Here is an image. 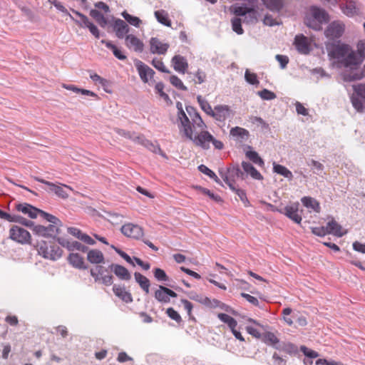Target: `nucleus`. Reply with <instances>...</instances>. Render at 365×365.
Segmentation results:
<instances>
[{
  "label": "nucleus",
  "instance_id": "f257e3e1",
  "mask_svg": "<svg viewBox=\"0 0 365 365\" xmlns=\"http://www.w3.org/2000/svg\"><path fill=\"white\" fill-rule=\"evenodd\" d=\"M179 119L183 128V131L185 136L192 140L197 146H200L203 149L207 150L210 148V143H212L213 146L217 150H222L224 148V144L222 141L215 139L208 131L201 130L196 135L193 134V130L191 127V123L181 109L179 114Z\"/></svg>",
  "mask_w": 365,
  "mask_h": 365
},
{
  "label": "nucleus",
  "instance_id": "f03ea898",
  "mask_svg": "<svg viewBox=\"0 0 365 365\" xmlns=\"http://www.w3.org/2000/svg\"><path fill=\"white\" fill-rule=\"evenodd\" d=\"M329 16L322 9L312 6L305 16L304 24L316 31L322 29V24L328 21Z\"/></svg>",
  "mask_w": 365,
  "mask_h": 365
},
{
  "label": "nucleus",
  "instance_id": "7ed1b4c3",
  "mask_svg": "<svg viewBox=\"0 0 365 365\" xmlns=\"http://www.w3.org/2000/svg\"><path fill=\"white\" fill-rule=\"evenodd\" d=\"M37 251L39 255L45 259L56 260L62 255V250L56 244H48L41 241L37 245Z\"/></svg>",
  "mask_w": 365,
  "mask_h": 365
},
{
  "label": "nucleus",
  "instance_id": "20e7f679",
  "mask_svg": "<svg viewBox=\"0 0 365 365\" xmlns=\"http://www.w3.org/2000/svg\"><path fill=\"white\" fill-rule=\"evenodd\" d=\"M36 181L45 184L49 187V191L56 194L58 197L62 199H67L69 196L68 192L64 190L66 188L69 190H73V188L67 185L58 183L55 184L51 182L47 181L44 179L40 178L38 177L34 178Z\"/></svg>",
  "mask_w": 365,
  "mask_h": 365
},
{
  "label": "nucleus",
  "instance_id": "39448f33",
  "mask_svg": "<svg viewBox=\"0 0 365 365\" xmlns=\"http://www.w3.org/2000/svg\"><path fill=\"white\" fill-rule=\"evenodd\" d=\"M329 56L336 59H344L351 49L348 44L337 42L327 46Z\"/></svg>",
  "mask_w": 365,
  "mask_h": 365
},
{
  "label": "nucleus",
  "instance_id": "423d86ee",
  "mask_svg": "<svg viewBox=\"0 0 365 365\" xmlns=\"http://www.w3.org/2000/svg\"><path fill=\"white\" fill-rule=\"evenodd\" d=\"M9 237L21 245L30 244L31 236L30 233L23 227L13 225L9 230Z\"/></svg>",
  "mask_w": 365,
  "mask_h": 365
},
{
  "label": "nucleus",
  "instance_id": "0eeeda50",
  "mask_svg": "<svg viewBox=\"0 0 365 365\" xmlns=\"http://www.w3.org/2000/svg\"><path fill=\"white\" fill-rule=\"evenodd\" d=\"M354 93L351 97V101L354 108L359 112L364 110V103L360 100H365V83H359L353 86Z\"/></svg>",
  "mask_w": 365,
  "mask_h": 365
},
{
  "label": "nucleus",
  "instance_id": "6e6552de",
  "mask_svg": "<svg viewBox=\"0 0 365 365\" xmlns=\"http://www.w3.org/2000/svg\"><path fill=\"white\" fill-rule=\"evenodd\" d=\"M345 30V25L340 21H334L329 24L326 29L325 36L330 39L340 38Z\"/></svg>",
  "mask_w": 365,
  "mask_h": 365
},
{
  "label": "nucleus",
  "instance_id": "1a4fd4ad",
  "mask_svg": "<svg viewBox=\"0 0 365 365\" xmlns=\"http://www.w3.org/2000/svg\"><path fill=\"white\" fill-rule=\"evenodd\" d=\"M362 62V58L359 56L357 52L353 51L352 48L345 58L340 61L344 67L349 68L351 70L357 69Z\"/></svg>",
  "mask_w": 365,
  "mask_h": 365
},
{
  "label": "nucleus",
  "instance_id": "9d476101",
  "mask_svg": "<svg viewBox=\"0 0 365 365\" xmlns=\"http://www.w3.org/2000/svg\"><path fill=\"white\" fill-rule=\"evenodd\" d=\"M134 65L138 71L140 79L143 83H148L155 75V71L143 61L135 59Z\"/></svg>",
  "mask_w": 365,
  "mask_h": 365
},
{
  "label": "nucleus",
  "instance_id": "9b49d317",
  "mask_svg": "<svg viewBox=\"0 0 365 365\" xmlns=\"http://www.w3.org/2000/svg\"><path fill=\"white\" fill-rule=\"evenodd\" d=\"M233 112L227 105H217L214 107L211 117L220 122L232 117Z\"/></svg>",
  "mask_w": 365,
  "mask_h": 365
},
{
  "label": "nucleus",
  "instance_id": "f8f14e48",
  "mask_svg": "<svg viewBox=\"0 0 365 365\" xmlns=\"http://www.w3.org/2000/svg\"><path fill=\"white\" fill-rule=\"evenodd\" d=\"M120 230L125 236L135 240H140L144 235L143 228L133 223L125 224L122 226Z\"/></svg>",
  "mask_w": 365,
  "mask_h": 365
},
{
  "label": "nucleus",
  "instance_id": "ddd939ff",
  "mask_svg": "<svg viewBox=\"0 0 365 365\" xmlns=\"http://www.w3.org/2000/svg\"><path fill=\"white\" fill-rule=\"evenodd\" d=\"M74 14H76L80 18V21L76 20L73 19L72 16L70 15V17L81 27H87L90 32L96 38H98L100 37V33L98 28L89 21L88 18L84 14L76 11H73Z\"/></svg>",
  "mask_w": 365,
  "mask_h": 365
},
{
  "label": "nucleus",
  "instance_id": "4468645a",
  "mask_svg": "<svg viewBox=\"0 0 365 365\" xmlns=\"http://www.w3.org/2000/svg\"><path fill=\"white\" fill-rule=\"evenodd\" d=\"M59 227L56 225H48V226L35 225L32 231L35 235L41 237H54L58 233Z\"/></svg>",
  "mask_w": 365,
  "mask_h": 365
},
{
  "label": "nucleus",
  "instance_id": "2eb2a0df",
  "mask_svg": "<svg viewBox=\"0 0 365 365\" xmlns=\"http://www.w3.org/2000/svg\"><path fill=\"white\" fill-rule=\"evenodd\" d=\"M149 44L150 51L153 54L164 55L170 47L168 43H165L156 37H152L150 39Z\"/></svg>",
  "mask_w": 365,
  "mask_h": 365
},
{
  "label": "nucleus",
  "instance_id": "dca6fc26",
  "mask_svg": "<svg viewBox=\"0 0 365 365\" xmlns=\"http://www.w3.org/2000/svg\"><path fill=\"white\" fill-rule=\"evenodd\" d=\"M106 269L101 265H97L94 269H91V274L95 279L96 282L101 280L106 286H110L113 284V277L111 275H103Z\"/></svg>",
  "mask_w": 365,
  "mask_h": 365
},
{
  "label": "nucleus",
  "instance_id": "f3484780",
  "mask_svg": "<svg viewBox=\"0 0 365 365\" xmlns=\"http://www.w3.org/2000/svg\"><path fill=\"white\" fill-rule=\"evenodd\" d=\"M299 207V202H294L291 205L285 206L284 209L282 210H280L279 212L285 215L287 217L291 219L297 224H300L302 218L301 215L298 213Z\"/></svg>",
  "mask_w": 365,
  "mask_h": 365
},
{
  "label": "nucleus",
  "instance_id": "a211bd4d",
  "mask_svg": "<svg viewBox=\"0 0 365 365\" xmlns=\"http://www.w3.org/2000/svg\"><path fill=\"white\" fill-rule=\"evenodd\" d=\"M176 297L177 294L164 286L160 285L159 288L155 292V298L161 303H169L170 297Z\"/></svg>",
  "mask_w": 365,
  "mask_h": 365
},
{
  "label": "nucleus",
  "instance_id": "6ab92c4d",
  "mask_svg": "<svg viewBox=\"0 0 365 365\" xmlns=\"http://www.w3.org/2000/svg\"><path fill=\"white\" fill-rule=\"evenodd\" d=\"M125 44L129 49H132L135 52L141 53L144 48L143 42L133 34L125 36Z\"/></svg>",
  "mask_w": 365,
  "mask_h": 365
},
{
  "label": "nucleus",
  "instance_id": "aec40b11",
  "mask_svg": "<svg viewBox=\"0 0 365 365\" xmlns=\"http://www.w3.org/2000/svg\"><path fill=\"white\" fill-rule=\"evenodd\" d=\"M230 134L235 140L240 143L247 141L250 137V133L247 130L238 126L231 128Z\"/></svg>",
  "mask_w": 365,
  "mask_h": 365
},
{
  "label": "nucleus",
  "instance_id": "412c9836",
  "mask_svg": "<svg viewBox=\"0 0 365 365\" xmlns=\"http://www.w3.org/2000/svg\"><path fill=\"white\" fill-rule=\"evenodd\" d=\"M171 62L174 69L182 74L185 73L188 68V63L186 58L180 55H175L173 57Z\"/></svg>",
  "mask_w": 365,
  "mask_h": 365
},
{
  "label": "nucleus",
  "instance_id": "4be33fe9",
  "mask_svg": "<svg viewBox=\"0 0 365 365\" xmlns=\"http://www.w3.org/2000/svg\"><path fill=\"white\" fill-rule=\"evenodd\" d=\"M16 209L31 218H36L39 212V209L28 203H20L16 205Z\"/></svg>",
  "mask_w": 365,
  "mask_h": 365
},
{
  "label": "nucleus",
  "instance_id": "5701e85b",
  "mask_svg": "<svg viewBox=\"0 0 365 365\" xmlns=\"http://www.w3.org/2000/svg\"><path fill=\"white\" fill-rule=\"evenodd\" d=\"M294 45L297 51L302 54L309 53V45L307 38L304 35H297L294 38Z\"/></svg>",
  "mask_w": 365,
  "mask_h": 365
},
{
  "label": "nucleus",
  "instance_id": "b1692460",
  "mask_svg": "<svg viewBox=\"0 0 365 365\" xmlns=\"http://www.w3.org/2000/svg\"><path fill=\"white\" fill-rule=\"evenodd\" d=\"M113 291L115 296L120 298L121 300L126 303H130L133 302V297L131 294L126 291L124 286L120 284H115L113 287Z\"/></svg>",
  "mask_w": 365,
  "mask_h": 365
},
{
  "label": "nucleus",
  "instance_id": "393cba45",
  "mask_svg": "<svg viewBox=\"0 0 365 365\" xmlns=\"http://www.w3.org/2000/svg\"><path fill=\"white\" fill-rule=\"evenodd\" d=\"M231 11L237 16H244L246 14H252L254 19H256V11L253 7H247L246 6H232L230 8Z\"/></svg>",
  "mask_w": 365,
  "mask_h": 365
},
{
  "label": "nucleus",
  "instance_id": "a878e982",
  "mask_svg": "<svg viewBox=\"0 0 365 365\" xmlns=\"http://www.w3.org/2000/svg\"><path fill=\"white\" fill-rule=\"evenodd\" d=\"M113 29L116 36L119 38H123L128 33L129 26L124 21L118 19L114 22Z\"/></svg>",
  "mask_w": 365,
  "mask_h": 365
},
{
  "label": "nucleus",
  "instance_id": "bb28decb",
  "mask_svg": "<svg viewBox=\"0 0 365 365\" xmlns=\"http://www.w3.org/2000/svg\"><path fill=\"white\" fill-rule=\"evenodd\" d=\"M340 8L347 16H354L358 14L356 3L354 1L346 0L340 4Z\"/></svg>",
  "mask_w": 365,
  "mask_h": 365
},
{
  "label": "nucleus",
  "instance_id": "cd10ccee",
  "mask_svg": "<svg viewBox=\"0 0 365 365\" xmlns=\"http://www.w3.org/2000/svg\"><path fill=\"white\" fill-rule=\"evenodd\" d=\"M326 229L327 230L328 234H331L338 237H341L346 232L343 230L341 226L334 219L327 222Z\"/></svg>",
  "mask_w": 365,
  "mask_h": 365
},
{
  "label": "nucleus",
  "instance_id": "c85d7f7f",
  "mask_svg": "<svg viewBox=\"0 0 365 365\" xmlns=\"http://www.w3.org/2000/svg\"><path fill=\"white\" fill-rule=\"evenodd\" d=\"M68 232L75 237L81 240L88 245H94L95 240H93L89 235L82 233V232L76 227H68Z\"/></svg>",
  "mask_w": 365,
  "mask_h": 365
},
{
  "label": "nucleus",
  "instance_id": "c756f323",
  "mask_svg": "<svg viewBox=\"0 0 365 365\" xmlns=\"http://www.w3.org/2000/svg\"><path fill=\"white\" fill-rule=\"evenodd\" d=\"M110 267L112 271L119 279L123 280H129L131 278L129 271L125 267L120 264H113Z\"/></svg>",
  "mask_w": 365,
  "mask_h": 365
},
{
  "label": "nucleus",
  "instance_id": "7c9ffc66",
  "mask_svg": "<svg viewBox=\"0 0 365 365\" xmlns=\"http://www.w3.org/2000/svg\"><path fill=\"white\" fill-rule=\"evenodd\" d=\"M224 181L227 184L232 190L235 192V193L239 196L240 199L245 203V205L248 206L249 201L247 198L245 192L243 190L236 188L235 183H233L227 176L224 178Z\"/></svg>",
  "mask_w": 365,
  "mask_h": 365
},
{
  "label": "nucleus",
  "instance_id": "2f4dec72",
  "mask_svg": "<svg viewBox=\"0 0 365 365\" xmlns=\"http://www.w3.org/2000/svg\"><path fill=\"white\" fill-rule=\"evenodd\" d=\"M87 259L92 264H101L104 262V255L98 250H91L87 254Z\"/></svg>",
  "mask_w": 365,
  "mask_h": 365
},
{
  "label": "nucleus",
  "instance_id": "473e14b6",
  "mask_svg": "<svg viewBox=\"0 0 365 365\" xmlns=\"http://www.w3.org/2000/svg\"><path fill=\"white\" fill-rule=\"evenodd\" d=\"M68 259L70 264H72L74 267L78 269H87V267L85 266L83 257L78 253L70 254Z\"/></svg>",
  "mask_w": 365,
  "mask_h": 365
},
{
  "label": "nucleus",
  "instance_id": "72a5a7b5",
  "mask_svg": "<svg viewBox=\"0 0 365 365\" xmlns=\"http://www.w3.org/2000/svg\"><path fill=\"white\" fill-rule=\"evenodd\" d=\"M303 205L307 208L312 209L313 211L319 213L321 207L319 202L312 197H304L301 200Z\"/></svg>",
  "mask_w": 365,
  "mask_h": 365
},
{
  "label": "nucleus",
  "instance_id": "f704fd0d",
  "mask_svg": "<svg viewBox=\"0 0 365 365\" xmlns=\"http://www.w3.org/2000/svg\"><path fill=\"white\" fill-rule=\"evenodd\" d=\"M135 279L138 283L140 288L145 292V294H148L150 292V283L149 279L140 272H135Z\"/></svg>",
  "mask_w": 365,
  "mask_h": 365
},
{
  "label": "nucleus",
  "instance_id": "c9c22d12",
  "mask_svg": "<svg viewBox=\"0 0 365 365\" xmlns=\"http://www.w3.org/2000/svg\"><path fill=\"white\" fill-rule=\"evenodd\" d=\"M242 166L244 171L247 174H250L254 179L262 180L263 178L260 173L257 171L251 163L247 162H242Z\"/></svg>",
  "mask_w": 365,
  "mask_h": 365
},
{
  "label": "nucleus",
  "instance_id": "e433bc0d",
  "mask_svg": "<svg viewBox=\"0 0 365 365\" xmlns=\"http://www.w3.org/2000/svg\"><path fill=\"white\" fill-rule=\"evenodd\" d=\"M264 5L272 11L279 12L283 7L282 0H262Z\"/></svg>",
  "mask_w": 365,
  "mask_h": 365
},
{
  "label": "nucleus",
  "instance_id": "4c0bfd02",
  "mask_svg": "<svg viewBox=\"0 0 365 365\" xmlns=\"http://www.w3.org/2000/svg\"><path fill=\"white\" fill-rule=\"evenodd\" d=\"M59 242L64 247H66L69 250H79V251H81L83 252H85L87 251L88 248L87 247H86L85 245H82L81 243L78 242H64V241H62L61 242L59 240Z\"/></svg>",
  "mask_w": 365,
  "mask_h": 365
},
{
  "label": "nucleus",
  "instance_id": "58836bf2",
  "mask_svg": "<svg viewBox=\"0 0 365 365\" xmlns=\"http://www.w3.org/2000/svg\"><path fill=\"white\" fill-rule=\"evenodd\" d=\"M273 170L274 172L284 176L286 178L292 180L293 178V175L292 172L288 170L285 166L277 164L275 163H273Z\"/></svg>",
  "mask_w": 365,
  "mask_h": 365
},
{
  "label": "nucleus",
  "instance_id": "ea45409f",
  "mask_svg": "<svg viewBox=\"0 0 365 365\" xmlns=\"http://www.w3.org/2000/svg\"><path fill=\"white\" fill-rule=\"evenodd\" d=\"M155 16L160 24L166 26H171V21L169 19L168 14L165 10L155 11Z\"/></svg>",
  "mask_w": 365,
  "mask_h": 365
},
{
  "label": "nucleus",
  "instance_id": "a19ab883",
  "mask_svg": "<svg viewBox=\"0 0 365 365\" xmlns=\"http://www.w3.org/2000/svg\"><path fill=\"white\" fill-rule=\"evenodd\" d=\"M101 43L103 44H105L108 48L110 49L113 51V55L117 58L120 60H125L126 58V56L124 54H123L122 51L111 42L107 41L106 40H101Z\"/></svg>",
  "mask_w": 365,
  "mask_h": 365
},
{
  "label": "nucleus",
  "instance_id": "79ce46f5",
  "mask_svg": "<svg viewBox=\"0 0 365 365\" xmlns=\"http://www.w3.org/2000/svg\"><path fill=\"white\" fill-rule=\"evenodd\" d=\"M262 339L265 344L273 346H275L279 342L278 337L275 334L271 331L264 332L262 336Z\"/></svg>",
  "mask_w": 365,
  "mask_h": 365
},
{
  "label": "nucleus",
  "instance_id": "37998d69",
  "mask_svg": "<svg viewBox=\"0 0 365 365\" xmlns=\"http://www.w3.org/2000/svg\"><path fill=\"white\" fill-rule=\"evenodd\" d=\"M190 115H191L190 113ZM192 119V125L191 127L193 128H200L203 130L206 128V125L200 117V114L197 112H194L193 115H190Z\"/></svg>",
  "mask_w": 365,
  "mask_h": 365
},
{
  "label": "nucleus",
  "instance_id": "c03bdc74",
  "mask_svg": "<svg viewBox=\"0 0 365 365\" xmlns=\"http://www.w3.org/2000/svg\"><path fill=\"white\" fill-rule=\"evenodd\" d=\"M90 16L93 18L101 26L104 27L107 24L106 18L96 9H91Z\"/></svg>",
  "mask_w": 365,
  "mask_h": 365
},
{
  "label": "nucleus",
  "instance_id": "a18cd8bd",
  "mask_svg": "<svg viewBox=\"0 0 365 365\" xmlns=\"http://www.w3.org/2000/svg\"><path fill=\"white\" fill-rule=\"evenodd\" d=\"M197 101L201 108V109L208 115H211L213 109L211 106L208 103L207 100H205L202 96H197Z\"/></svg>",
  "mask_w": 365,
  "mask_h": 365
},
{
  "label": "nucleus",
  "instance_id": "49530a36",
  "mask_svg": "<svg viewBox=\"0 0 365 365\" xmlns=\"http://www.w3.org/2000/svg\"><path fill=\"white\" fill-rule=\"evenodd\" d=\"M217 317L222 322L226 323L230 329L236 328L237 325V321L233 317L227 314L220 313L217 314Z\"/></svg>",
  "mask_w": 365,
  "mask_h": 365
},
{
  "label": "nucleus",
  "instance_id": "de8ad7c7",
  "mask_svg": "<svg viewBox=\"0 0 365 365\" xmlns=\"http://www.w3.org/2000/svg\"><path fill=\"white\" fill-rule=\"evenodd\" d=\"M243 173L238 167H233L227 170V174L224 175L222 178L224 179L225 176H227L230 180L235 183L234 178L242 176Z\"/></svg>",
  "mask_w": 365,
  "mask_h": 365
},
{
  "label": "nucleus",
  "instance_id": "09e8293b",
  "mask_svg": "<svg viewBox=\"0 0 365 365\" xmlns=\"http://www.w3.org/2000/svg\"><path fill=\"white\" fill-rule=\"evenodd\" d=\"M122 16L130 25L135 27H139L142 23V21L138 17L133 16L125 11L122 13Z\"/></svg>",
  "mask_w": 365,
  "mask_h": 365
},
{
  "label": "nucleus",
  "instance_id": "8fccbe9b",
  "mask_svg": "<svg viewBox=\"0 0 365 365\" xmlns=\"http://www.w3.org/2000/svg\"><path fill=\"white\" fill-rule=\"evenodd\" d=\"M246 156L251 161H252L256 165L262 167L264 165L263 160L259 156L258 153L255 151H247L246 153Z\"/></svg>",
  "mask_w": 365,
  "mask_h": 365
},
{
  "label": "nucleus",
  "instance_id": "3c124183",
  "mask_svg": "<svg viewBox=\"0 0 365 365\" xmlns=\"http://www.w3.org/2000/svg\"><path fill=\"white\" fill-rule=\"evenodd\" d=\"M144 147L152 151L155 153H159L163 156H165L163 151L161 150L158 145H155L153 143L150 141L149 140H143Z\"/></svg>",
  "mask_w": 365,
  "mask_h": 365
},
{
  "label": "nucleus",
  "instance_id": "603ef678",
  "mask_svg": "<svg viewBox=\"0 0 365 365\" xmlns=\"http://www.w3.org/2000/svg\"><path fill=\"white\" fill-rule=\"evenodd\" d=\"M170 83L176 88L181 91H187V87L183 84L182 81L175 75H173L170 77Z\"/></svg>",
  "mask_w": 365,
  "mask_h": 365
},
{
  "label": "nucleus",
  "instance_id": "864d4df0",
  "mask_svg": "<svg viewBox=\"0 0 365 365\" xmlns=\"http://www.w3.org/2000/svg\"><path fill=\"white\" fill-rule=\"evenodd\" d=\"M38 215H40L41 217H43L45 220H46L48 222H51V225H56L58 227L60 224V220L56 217L55 216L50 215L48 213L45 212L43 210H39Z\"/></svg>",
  "mask_w": 365,
  "mask_h": 365
},
{
  "label": "nucleus",
  "instance_id": "5fc2aeb1",
  "mask_svg": "<svg viewBox=\"0 0 365 365\" xmlns=\"http://www.w3.org/2000/svg\"><path fill=\"white\" fill-rule=\"evenodd\" d=\"M152 65L158 71L168 73H170V71L166 68V66L164 65V63L163 62L162 59L155 58L152 61Z\"/></svg>",
  "mask_w": 365,
  "mask_h": 365
},
{
  "label": "nucleus",
  "instance_id": "6e6d98bb",
  "mask_svg": "<svg viewBox=\"0 0 365 365\" xmlns=\"http://www.w3.org/2000/svg\"><path fill=\"white\" fill-rule=\"evenodd\" d=\"M155 278L160 282H165L168 280V277L165 272L160 268H155L153 270Z\"/></svg>",
  "mask_w": 365,
  "mask_h": 365
},
{
  "label": "nucleus",
  "instance_id": "4d7b16f0",
  "mask_svg": "<svg viewBox=\"0 0 365 365\" xmlns=\"http://www.w3.org/2000/svg\"><path fill=\"white\" fill-rule=\"evenodd\" d=\"M232 28L237 34L240 35L244 33V30L242 28V21L239 18H234L232 19Z\"/></svg>",
  "mask_w": 365,
  "mask_h": 365
},
{
  "label": "nucleus",
  "instance_id": "13d9d810",
  "mask_svg": "<svg viewBox=\"0 0 365 365\" xmlns=\"http://www.w3.org/2000/svg\"><path fill=\"white\" fill-rule=\"evenodd\" d=\"M245 80L252 85H257L259 83L257 74L250 72L249 70L245 71Z\"/></svg>",
  "mask_w": 365,
  "mask_h": 365
},
{
  "label": "nucleus",
  "instance_id": "bf43d9fd",
  "mask_svg": "<svg viewBox=\"0 0 365 365\" xmlns=\"http://www.w3.org/2000/svg\"><path fill=\"white\" fill-rule=\"evenodd\" d=\"M258 95L263 100H272L276 98L274 93L266 88L259 91Z\"/></svg>",
  "mask_w": 365,
  "mask_h": 365
},
{
  "label": "nucleus",
  "instance_id": "052dcab7",
  "mask_svg": "<svg viewBox=\"0 0 365 365\" xmlns=\"http://www.w3.org/2000/svg\"><path fill=\"white\" fill-rule=\"evenodd\" d=\"M292 310L289 307L284 308L282 311V315L285 323L289 326H292L294 322L293 320L288 316L292 313Z\"/></svg>",
  "mask_w": 365,
  "mask_h": 365
},
{
  "label": "nucleus",
  "instance_id": "680f3d73",
  "mask_svg": "<svg viewBox=\"0 0 365 365\" xmlns=\"http://www.w3.org/2000/svg\"><path fill=\"white\" fill-rule=\"evenodd\" d=\"M166 314L170 319L175 320L176 322L179 323L182 321L180 315L172 307L167 309Z\"/></svg>",
  "mask_w": 365,
  "mask_h": 365
},
{
  "label": "nucleus",
  "instance_id": "e2e57ef3",
  "mask_svg": "<svg viewBox=\"0 0 365 365\" xmlns=\"http://www.w3.org/2000/svg\"><path fill=\"white\" fill-rule=\"evenodd\" d=\"M164 84L161 82L155 85L156 92L162 97L165 101H170V98L167 93L163 91Z\"/></svg>",
  "mask_w": 365,
  "mask_h": 365
},
{
  "label": "nucleus",
  "instance_id": "0e129e2a",
  "mask_svg": "<svg viewBox=\"0 0 365 365\" xmlns=\"http://www.w3.org/2000/svg\"><path fill=\"white\" fill-rule=\"evenodd\" d=\"M300 351L307 357L314 359L319 356V354L312 349H308L305 346H300Z\"/></svg>",
  "mask_w": 365,
  "mask_h": 365
},
{
  "label": "nucleus",
  "instance_id": "69168bd1",
  "mask_svg": "<svg viewBox=\"0 0 365 365\" xmlns=\"http://www.w3.org/2000/svg\"><path fill=\"white\" fill-rule=\"evenodd\" d=\"M241 296L252 305L259 307V302L257 297L244 292L241 293Z\"/></svg>",
  "mask_w": 365,
  "mask_h": 365
},
{
  "label": "nucleus",
  "instance_id": "338daca9",
  "mask_svg": "<svg viewBox=\"0 0 365 365\" xmlns=\"http://www.w3.org/2000/svg\"><path fill=\"white\" fill-rule=\"evenodd\" d=\"M357 53L364 60L365 58V40L359 41L356 45Z\"/></svg>",
  "mask_w": 365,
  "mask_h": 365
},
{
  "label": "nucleus",
  "instance_id": "774afa93",
  "mask_svg": "<svg viewBox=\"0 0 365 365\" xmlns=\"http://www.w3.org/2000/svg\"><path fill=\"white\" fill-rule=\"evenodd\" d=\"M90 78L94 81L96 83H99L103 86H105L108 83V81L105 78H103L97 73H92L90 75Z\"/></svg>",
  "mask_w": 365,
  "mask_h": 365
}]
</instances>
